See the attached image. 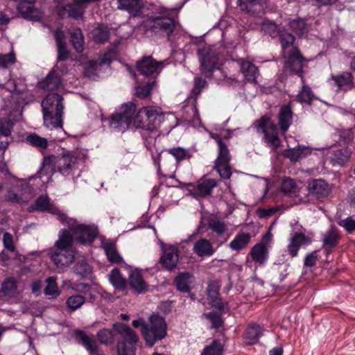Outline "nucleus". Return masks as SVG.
Wrapping results in <instances>:
<instances>
[{"label": "nucleus", "mask_w": 355, "mask_h": 355, "mask_svg": "<svg viewBox=\"0 0 355 355\" xmlns=\"http://www.w3.org/2000/svg\"><path fill=\"white\" fill-rule=\"evenodd\" d=\"M163 119V114L151 107H143L138 112L134 119V124L137 128H141L147 132H150L149 137H147L145 133H144L143 136L145 139L146 147L150 151L153 164L157 166V171L160 170L162 153L155 147L157 138L159 135L157 129L160 125Z\"/></svg>", "instance_id": "nucleus-1"}, {"label": "nucleus", "mask_w": 355, "mask_h": 355, "mask_svg": "<svg viewBox=\"0 0 355 355\" xmlns=\"http://www.w3.org/2000/svg\"><path fill=\"white\" fill-rule=\"evenodd\" d=\"M73 243V239L70 231L65 229L60 230L58 239L49 252L52 261L58 268H65L73 262L76 250Z\"/></svg>", "instance_id": "nucleus-2"}, {"label": "nucleus", "mask_w": 355, "mask_h": 355, "mask_svg": "<svg viewBox=\"0 0 355 355\" xmlns=\"http://www.w3.org/2000/svg\"><path fill=\"white\" fill-rule=\"evenodd\" d=\"M132 324L135 328L141 327V334L146 344L150 347L167 336L166 322L162 316L157 314L150 315L148 323L139 318L133 320Z\"/></svg>", "instance_id": "nucleus-3"}, {"label": "nucleus", "mask_w": 355, "mask_h": 355, "mask_svg": "<svg viewBox=\"0 0 355 355\" xmlns=\"http://www.w3.org/2000/svg\"><path fill=\"white\" fill-rule=\"evenodd\" d=\"M62 97L58 93L49 94L42 101L44 125L50 129L62 127Z\"/></svg>", "instance_id": "nucleus-4"}, {"label": "nucleus", "mask_w": 355, "mask_h": 355, "mask_svg": "<svg viewBox=\"0 0 355 355\" xmlns=\"http://www.w3.org/2000/svg\"><path fill=\"white\" fill-rule=\"evenodd\" d=\"M53 213L57 216L58 219L62 223L69 225V229L67 230L70 231L73 240L76 239L80 243L84 244L87 242L91 243L96 238L97 235L96 228L83 224L75 225V220L71 218L68 219L67 216L59 210H55Z\"/></svg>", "instance_id": "nucleus-5"}, {"label": "nucleus", "mask_w": 355, "mask_h": 355, "mask_svg": "<svg viewBox=\"0 0 355 355\" xmlns=\"http://www.w3.org/2000/svg\"><path fill=\"white\" fill-rule=\"evenodd\" d=\"M114 331L121 337L117 344L119 355H134L136 344L139 340L137 334L128 326L123 323L114 324Z\"/></svg>", "instance_id": "nucleus-6"}, {"label": "nucleus", "mask_w": 355, "mask_h": 355, "mask_svg": "<svg viewBox=\"0 0 355 355\" xmlns=\"http://www.w3.org/2000/svg\"><path fill=\"white\" fill-rule=\"evenodd\" d=\"M87 158V155L85 150H76L60 156L57 162V168L59 173L65 177L73 175L78 169L80 162H84Z\"/></svg>", "instance_id": "nucleus-7"}, {"label": "nucleus", "mask_w": 355, "mask_h": 355, "mask_svg": "<svg viewBox=\"0 0 355 355\" xmlns=\"http://www.w3.org/2000/svg\"><path fill=\"white\" fill-rule=\"evenodd\" d=\"M135 110L136 106L132 102L123 105L120 110L112 115L110 120L111 128L123 132L131 124Z\"/></svg>", "instance_id": "nucleus-8"}, {"label": "nucleus", "mask_w": 355, "mask_h": 355, "mask_svg": "<svg viewBox=\"0 0 355 355\" xmlns=\"http://www.w3.org/2000/svg\"><path fill=\"white\" fill-rule=\"evenodd\" d=\"M259 128L262 130L268 146L272 150H276L281 145L277 125L271 121L270 117L264 116L259 120Z\"/></svg>", "instance_id": "nucleus-9"}, {"label": "nucleus", "mask_w": 355, "mask_h": 355, "mask_svg": "<svg viewBox=\"0 0 355 355\" xmlns=\"http://www.w3.org/2000/svg\"><path fill=\"white\" fill-rule=\"evenodd\" d=\"M150 29L161 35H171L176 28L177 22L168 16L153 17L148 19Z\"/></svg>", "instance_id": "nucleus-10"}, {"label": "nucleus", "mask_w": 355, "mask_h": 355, "mask_svg": "<svg viewBox=\"0 0 355 355\" xmlns=\"http://www.w3.org/2000/svg\"><path fill=\"white\" fill-rule=\"evenodd\" d=\"M231 156L227 147V144L218 147V155L215 161L214 168L224 179H229L232 175V171L229 163Z\"/></svg>", "instance_id": "nucleus-11"}, {"label": "nucleus", "mask_w": 355, "mask_h": 355, "mask_svg": "<svg viewBox=\"0 0 355 355\" xmlns=\"http://www.w3.org/2000/svg\"><path fill=\"white\" fill-rule=\"evenodd\" d=\"M207 225L214 234V242L218 245H221L228 240L230 234L227 223L217 218H211L208 220Z\"/></svg>", "instance_id": "nucleus-12"}, {"label": "nucleus", "mask_w": 355, "mask_h": 355, "mask_svg": "<svg viewBox=\"0 0 355 355\" xmlns=\"http://www.w3.org/2000/svg\"><path fill=\"white\" fill-rule=\"evenodd\" d=\"M202 73L209 77L211 72L217 67L218 57L211 50L202 49L199 52Z\"/></svg>", "instance_id": "nucleus-13"}, {"label": "nucleus", "mask_w": 355, "mask_h": 355, "mask_svg": "<svg viewBox=\"0 0 355 355\" xmlns=\"http://www.w3.org/2000/svg\"><path fill=\"white\" fill-rule=\"evenodd\" d=\"M340 239V235L339 230L335 226H331L323 234L322 238V249L327 255L332 252V250L338 245Z\"/></svg>", "instance_id": "nucleus-14"}, {"label": "nucleus", "mask_w": 355, "mask_h": 355, "mask_svg": "<svg viewBox=\"0 0 355 355\" xmlns=\"http://www.w3.org/2000/svg\"><path fill=\"white\" fill-rule=\"evenodd\" d=\"M270 240L271 234L270 232H268L263 236V241L261 243H257L252 247L250 252V255L254 261L260 265L263 264L268 259L266 245Z\"/></svg>", "instance_id": "nucleus-15"}, {"label": "nucleus", "mask_w": 355, "mask_h": 355, "mask_svg": "<svg viewBox=\"0 0 355 355\" xmlns=\"http://www.w3.org/2000/svg\"><path fill=\"white\" fill-rule=\"evenodd\" d=\"M311 243V239L301 232H295L290 239L287 249L291 257L297 255L298 250L301 247L308 246Z\"/></svg>", "instance_id": "nucleus-16"}, {"label": "nucleus", "mask_w": 355, "mask_h": 355, "mask_svg": "<svg viewBox=\"0 0 355 355\" xmlns=\"http://www.w3.org/2000/svg\"><path fill=\"white\" fill-rule=\"evenodd\" d=\"M308 191L317 198L327 197L331 192V186L321 179L312 180L308 182Z\"/></svg>", "instance_id": "nucleus-17"}, {"label": "nucleus", "mask_w": 355, "mask_h": 355, "mask_svg": "<svg viewBox=\"0 0 355 355\" xmlns=\"http://www.w3.org/2000/svg\"><path fill=\"white\" fill-rule=\"evenodd\" d=\"M303 60L304 59L300 54L299 51L297 49L293 50L285 59V70L297 74L301 73L304 66Z\"/></svg>", "instance_id": "nucleus-18"}, {"label": "nucleus", "mask_w": 355, "mask_h": 355, "mask_svg": "<svg viewBox=\"0 0 355 355\" xmlns=\"http://www.w3.org/2000/svg\"><path fill=\"white\" fill-rule=\"evenodd\" d=\"M312 153V149L304 145H298L293 148H288L283 151L282 155L288 159L291 162L296 163L302 159L307 157Z\"/></svg>", "instance_id": "nucleus-19"}, {"label": "nucleus", "mask_w": 355, "mask_h": 355, "mask_svg": "<svg viewBox=\"0 0 355 355\" xmlns=\"http://www.w3.org/2000/svg\"><path fill=\"white\" fill-rule=\"evenodd\" d=\"M128 282L130 288L137 294L148 291V285L137 269L130 271Z\"/></svg>", "instance_id": "nucleus-20"}, {"label": "nucleus", "mask_w": 355, "mask_h": 355, "mask_svg": "<svg viewBox=\"0 0 355 355\" xmlns=\"http://www.w3.org/2000/svg\"><path fill=\"white\" fill-rule=\"evenodd\" d=\"M162 263L168 270L176 268L179 261V250L175 246H169L163 250Z\"/></svg>", "instance_id": "nucleus-21"}, {"label": "nucleus", "mask_w": 355, "mask_h": 355, "mask_svg": "<svg viewBox=\"0 0 355 355\" xmlns=\"http://www.w3.org/2000/svg\"><path fill=\"white\" fill-rule=\"evenodd\" d=\"M162 63L157 62L151 56H148L137 62V69L141 74L149 76L159 72Z\"/></svg>", "instance_id": "nucleus-22"}, {"label": "nucleus", "mask_w": 355, "mask_h": 355, "mask_svg": "<svg viewBox=\"0 0 355 355\" xmlns=\"http://www.w3.org/2000/svg\"><path fill=\"white\" fill-rule=\"evenodd\" d=\"M293 110L290 104L284 105L281 107L278 114V123L280 130L285 133L293 122Z\"/></svg>", "instance_id": "nucleus-23"}, {"label": "nucleus", "mask_w": 355, "mask_h": 355, "mask_svg": "<svg viewBox=\"0 0 355 355\" xmlns=\"http://www.w3.org/2000/svg\"><path fill=\"white\" fill-rule=\"evenodd\" d=\"M17 8L20 14L26 19L38 20L41 17L40 12L35 8L33 1H21L19 3Z\"/></svg>", "instance_id": "nucleus-24"}, {"label": "nucleus", "mask_w": 355, "mask_h": 355, "mask_svg": "<svg viewBox=\"0 0 355 355\" xmlns=\"http://www.w3.org/2000/svg\"><path fill=\"white\" fill-rule=\"evenodd\" d=\"M241 71L245 80L248 82L256 83L259 76L257 67L249 61L241 59L239 60Z\"/></svg>", "instance_id": "nucleus-25"}, {"label": "nucleus", "mask_w": 355, "mask_h": 355, "mask_svg": "<svg viewBox=\"0 0 355 355\" xmlns=\"http://www.w3.org/2000/svg\"><path fill=\"white\" fill-rule=\"evenodd\" d=\"M215 179H201L193 189V193L197 196L205 197L211 193L212 189L217 186Z\"/></svg>", "instance_id": "nucleus-26"}, {"label": "nucleus", "mask_w": 355, "mask_h": 355, "mask_svg": "<svg viewBox=\"0 0 355 355\" xmlns=\"http://www.w3.org/2000/svg\"><path fill=\"white\" fill-rule=\"evenodd\" d=\"M77 338L80 339L82 345L92 355H100V352L96 341L93 336L87 335L85 331L77 330L75 333Z\"/></svg>", "instance_id": "nucleus-27"}, {"label": "nucleus", "mask_w": 355, "mask_h": 355, "mask_svg": "<svg viewBox=\"0 0 355 355\" xmlns=\"http://www.w3.org/2000/svg\"><path fill=\"white\" fill-rule=\"evenodd\" d=\"M351 151L347 148L332 150L329 160L333 166H343L349 160Z\"/></svg>", "instance_id": "nucleus-28"}, {"label": "nucleus", "mask_w": 355, "mask_h": 355, "mask_svg": "<svg viewBox=\"0 0 355 355\" xmlns=\"http://www.w3.org/2000/svg\"><path fill=\"white\" fill-rule=\"evenodd\" d=\"M193 250L198 257H210L215 252L212 244L206 239H200L196 241Z\"/></svg>", "instance_id": "nucleus-29"}, {"label": "nucleus", "mask_w": 355, "mask_h": 355, "mask_svg": "<svg viewBox=\"0 0 355 355\" xmlns=\"http://www.w3.org/2000/svg\"><path fill=\"white\" fill-rule=\"evenodd\" d=\"M241 10L249 13H260L265 4V0H238Z\"/></svg>", "instance_id": "nucleus-30"}, {"label": "nucleus", "mask_w": 355, "mask_h": 355, "mask_svg": "<svg viewBox=\"0 0 355 355\" xmlns=\"http://www.w3.org/2000/svg\"><path fill=\"white\" fill-rule=\"evenodd\" d=\"M118 8L128 11L129 13L136 15L143 8L141 0H117Z\"/></svg>", "instance_id": "nucleus-31"}, {"label": "nucleus", "mask_w": 355, "mask_h": 355, "mask_svg": "<svg viewBox=\"0 0 355 355\" xmlns=\"http://www.w3.org/2000/svg\"><path fill=\"white\" fill-rule=\"evenodd\" d=\"M61 85V79L59 73L53 70L41 83V87L46 90L53 91L57 89Z\"/></svg>", "instance_id": "nucleus-32"}, {"label": "nucleus", "mask_w": 355, "mask_h": 355, "mask_svg": "<svg viewBox=\"0 0 355 355\" xmlns=\"http://www.w3.org/2000/svg\"><path fill=\"white\" fill-rule=\"evenodd\" d=\"M193 277L189 272H181L175 278L177 288L184 293L190 291V284L193 282Z\"/></svg>", "instance_id": "nucleus-33"}, {"label": "nucleus", "mask_w": 355, "mask_h": 355, "mask_svg": "<svg viewBox=\"0 0 355 355\" xmlns=\"http://www.w3.org/2000/svg\"><path fill=\"white\" fill-rule=\"evenodd\" d=\"M263 329L259 324H252L248 327L245 330V339L246 342L252 345L256 343L259 338L262 336Z\"/></svg>", "instance_id": "nucleus-34"}, {"label": "nucleus", "mask_w": 355, "mask_h": 355, "mask_svg": "<svg viewBox=\"0 0 355 355\" xmlns=\"http://www.w3.org/2000/svg\"><path fill=\"white\" fill-rule=\"evenodd\" d=\"M1 291L8 297H14L18 293L17 282L12 277H8L1 284Z\"/></svg>", "instance_id": "nucleus-35"}, {"label": "nucleus", "mask_w": 355, "mask_h": 355, "mask_svg": "<svg viewBox=\"0 0 355 355\" xmlns=\"http://www.w3.org/2000/svg\"><path fill=\"white\" fill-rule=\"evenodd\" d=\"M250 238L251 236L248 233L238 234L230 243L229 247L233 250H241L248 246L250 241Z\"/></svg>", "instance_id": "nucleus-36"}, {"label": "nucleus", "mask_w": 355, "mask_h": 355, "mask_svg": "<svg viewBox=\"0 0 355 355\" xmlns=\"http://www.w3.org/2000/svg\"><path fill=\"white\" fill-rule=\"evenodd\" d=\"M71 42L77 52H81L83 49L84 38L81 29L77 27H71L69 29Z\"/></svg>", "instance_id": "nucleus-37"}, {"label": "nucleus", "mask_w": 355, "mask_h": 355, "mask_svg": "<svg viewBox=\"0 0 355 355\" xmlns=\"http://www.w3.org/2000/svg\"><path fill=\"white\" fill-rule=\"evenodd\" d=\"M332 79L340 89L347 90L353 86V78L350 72H343L340 75L333 76Z\"/></svg>", "instance_id": "nucleus-38"}, {"label": "nucleus", "mask_w": 355, "mask_h": 355, "mask_svg": "<svg viewBox=\"0 0 355 355\" xmlns=\"http://www.w3.org/2000/svg\"><path fill=\"white\" fill-rule=\"evenodd\" d=\"M108 54H105L103 58H102L101 62L98 63L94 60H89L85 63L84 65V73L86 76L92 77L97 74V70L98 66L102 64H110L111 62V60L107 58Z\"/></svg>", "instance_id": "nucleus-39"}, {"label": "nucleus", "mask_w": 355, "mask_h": 355, "mask_svg": "<svg viewBox=\"0 0 355 355\" xmlns=\"http://www.w3.org/2000/svg\"><path fill=\"white\" fill-rule=\"evenodd\" d=\"M109 280L112 286L117 290L123 291L126 288V280L117 268L112 270L109 275Z\"/></svg>", "instance_id": "nucleus-40"}, {"label": "nucleus", "mask_w": 355, "mask_h": 355, "mask_svg": "<svg viewBox=\"0 0 355 355\" xmlns=\"http://www.w3.org/2000/svg\"><path fill=\"white\" fill-rule=\"evenodd\" d=\"M103 248L110 262L118 263L122 261L121 257L116 251L114 243L110 241L105 242L103 243Z\"/></svg>", "instance_id": "nucleus-41"}, {"label": "nucleus", "mask_w": 355, "mask_h": 355, "mask_svg": "<svg viewBox=\"0 0 355 355\" xmlns=\"http://www.w3.org/2000/svg\"><path fill=\"white\" fill-rule=\"evenodd\" d=\"M93 40L98 43H104L110 35L109 29L104 25H98L91 33Z\"/></svg>", "instance_id": "nucleus-42"}, {"label": "nucleus", "mask_w": 355, "mask_h": 355, "mask_svg": "<svg viewBox=\"0 0 355 355\" xmlns=\"http://www.w3.org/2000/svg\"><path fill=\"white\" fill-rule=\"evenodd\" d=\"M46 282L47 285L44 290V294L46 295L51 296V298L53 299L58 297L60 294V291H59L56 284V277H49L46 278Z\"/></svg>", "instance_id": "nucleus-43"}, {"label": "nucleus", "mask_w": 355, "mask_h": 355, "mask_svg": "<svg viewBox=\"0 0 355 355\" xmlns=\"http://www.w3.org/2000/svg\"><path fill=\"white\" fill-rule=\"evenodd\" d=\"M74 272L82 278L87 277L92 272V267L82 259L78 260L73 267Z\"/></svg>", "instance_id": "nucleus-44"}, {"label": "nucleus", "mask_w": 355, "mask_h": 355, "mask_svg": "<svg viewBox=\"0 0 355 355\" xmlns=\"http://www.w3.org/2000/svg\"><path fill=\"white\" fill-rule=\"evenodd\" d=\"M116 334L114 329L112 331L108 329H103L98 332L97 337L101 343L110 345L114 343Z\"/></svg>", "instance_id": "nucleus-45"}, {"label": "nucleus", "mask_w": 355, "mask_h": 355, "mask_svg": "<svg viewBox=\"0 0 355 355\" xmlns=\"http://www.w3.org/2000/svg\"><path fill=\"white\" fill-rule=\"evenodd\" d=\"M223 351V345L218 340H214L203 349L201 355H221Z\"/></svg>", "instance_id": "nucleus-46"}, {"label": "nucleus", "mask_w": 355, "mask_h": 355, "mask_svg": "<svg viewBox=\"0 0 355 355\" xmlns=\"http://www.w3.org/2000/svg\"><path fill=\"white\" fill-rule=\"evenodd\" d=\"M26 140L32 146L41 148L46 149L48 146V141L46 139L40 137L36 134H31L26 137Z\"/></svg>", "instance_id": "nucleus-47"}, {"label": "nucleus", "mask_w": 355, "mask_h": 355, "mask_svg": "<svg viewBox=\"0 0 355 355\" xmlns=\"http://www.w3.org/2000/svg\"><path fill=\"white\" fill-rule=\"evenodd\" d=\"M313 98L314 96L311 92V88L307 86H303L296 96L297 101L298 102L305 103L307 104H311Z\"/></svg>", "instance_id": "nucleus-48"}, {"label": "nucleus", "mask_w": 355, "mask_h": 355, "mask_svg": "<svg viewBox=\"0 0 355 355\" xmlns=\"http://www.w3.org/2000/svg\"><path fill=\"white\" fill-rule=\"evenodd\" d=\"M167 152L174 157V158L178 161H182L186 159H188L191 157V154L189 150L181 148H173L167 150Z\"/></svg>", "instance_id": "nucleus-49"}, {"label": "nucleus", "mask_w": 355, "mask_h": 355, "mask_svg": "<svg viewBox=\"0 0 355 355\" xmlns=\"http://www.w3.org/2000/svg\"><path fill=\"white\" fill-rule=\"evenodd\" d=\"M85 302V299L83 295H74L70 296L67 300V305L68 308L73 311L78 309H79L84 303Z\"/></svg>", "instance_id": "nucleus-50"}, {"label": "nucleus", "mask_w": 355, "mask_h": 355, "mask_svg": "<svg viewBox=\"0 0 355 355\" xmlns=\"http://www.w3.org/2000/svg\"><path fill=\"white\" fill-rule=\"evenodd\" d=\"M282 191L286 194H294L297 191L295 181L291 178H286L282 183Z\"/></svg>", "instance_id": "nucleus-51"}, {"label": "nucleus", "mask_w": 355, "mask_h": 355, "mask_svg": "<svg viewBox=\"0 0 355 355\" xmlns=\"http://www.w3.org/2000/svg\"><path fill=\"white\" fill-rule=\"evenodd\" d=\"M35 209L39 211H51V205L46 196H40L35 203Z\"/></svg>", "instance_id": "nucleus-52"}, {"label": "nucleus", "mask_w": 355, "mask_h": 355, "mask_svg": "<svg viewBox=\"0 0 355 355\" xmlns=\"http://www.w3.org/2000/svg\"><path fill=\"white\" fill-rule=\"evenodd\" d=\"M13 123L9 119H0V135L8 137L11 134Z\"/></svg>", "instance_id": "nucleus-53"}, {"label": "nucleus", "mask_w": 355, "mask_h": 355, "mask_svg": "<svg viewBox=\"0 0 355 355\" xmlns=\"http://www.w3.org/2000/svg\"><path fill=\"white\" fill-rule=\"evenodd\" d=\"M291 27L300 35H302L309 31V28L302 19L292 21L291 22Z\"/></svg>", "instance_id": "nucleus-54"}, {"label": "nucleus", "mask_w": 355, "mask_h": 355, "mask_svg": "<svg viewBox=\"0 0 355 355\" xmlns=\"http://www.w3.org/2000/svg\"><path fill=\"white\" fill-rule=\"evenodd\" d=\"M153 85V83H148L145 85L137 87L136 89V94L137 96L141 98L148 97L150 94Z\"/></svg>", "instance_id": "nucleus-55"}, {"label": "nucleus", "mask_w": 355, "mask_h": 355, "mask_svg": "<svg viewBox=\"0 0 355 355\" xmlns=\"http://www.w3.org/2000/svg\"><path fill=\"white\" fill-rule=\"evenodd\" d=\"M220 287V284L216 281L211 282L208 284L207 295L210 300L217 298Z\"/></svg>", "instance_id": "nucleus-56"}, {"label": "nucleus", "mask_w": 355, "mask_h": 355, "mask_svg": "<svg viewBox=\"0 0 355 355\" xmlns=\"http://www.w3.org/2000/svg\"><path fill=\"white\" fill-rule=\"evenodd\" d=\"M280 41L282 47L284 50L293 45L295 37L294 36L288 33H282L280 35Z\"/></svg>", "instance_id": "nucleus-57"}, {"label": "nucleus", "mask_w": 355, "mask_h": 355, "mask_svg": "<svg viewBox=\"0 0 355 355\" xmlns=\"http://www.w3.org/2000/svg\"><path fill=\"white\" fill-rule=\"evenodd\" d=\"M338 224L348 232H352L355 230V220L352 217L340 220L338 222Z\"/></svg>", "instance_id": "nucleus-58"}, {"label": "nucleus", "mask_w": 355, "mask_h": 355, "mask_svg": "<svg viewBox=\"0 0 355 355\" xmlns=\"http://www.w3.org/2000/svg\"><path fill=\"white\" fill-rule=\"evenodd\" d=\"M206 317L211 322L213 328H218L223 324V320L220 314L216 312H210L206 315Z\"/></svg>", "instance_id": "nucleus-59"}, {"label": "nucleus", "mask_w": 355, "mask_h": 355, "mask_svg": "<svg viewBox=\"0 0 355 355\" xmlns=\"http://www.w3.org/2000/svg\"><path fill=\"white\" fill-rule=\"evenodd\" d=\"M3 243L4 248L9 252H14L15 250V246L13 244V239L11 234L5 232L3 235Z\"/></svg>", "instance_id": "nucleus-60"}, {"label": "nucleus", "mask_w": 355, "mask_h": 355, "mask_svg": "<svg viewBox=\"0 0 355 355\" xmlns=\"http://www.w3.org/2000/svg\"><path fill=\"white\" fill-rule=\"evenodd\" d=\"M15 62V57L12 53L0 55V67H8V65Z\"/></svg>", "instance_id": "nucleus-61"}, {"label": "nucleus", "mask_w": 355, "mask_h": 355, "mask_svg": "<svg viewBox=\"0 0 355 355\" xmlns=\"http://www.w3.org/2000/svg\"><path fill=\"white\" fill-rule=\"evenodd\" d=\"M263 31L272 37H275L278 34L277 26L273 22H266L262 26Z\"/></svg>", "instance_id": "nucleus-62"}, {"label": "nucleus", "mask_w": 355, "mask_h": 355, "mask_svg": "<svg viewBox=\"0 0 355 355\" xmlns=\"http://www.w3.org/2000/svg\"><path fill=\"white\" fill-rule=\"evenodd\" d=\"M205 85H206L205 80H204L201 78H195L194 87L193 88L192 92L196 96H198L200 94L202 89L204 88L205 87Z\"/></svg>", "instance_id": "nucleus-63"}, {"label": "nucleus", "mask_w": 355, "mask_h": 355, "mask_svg": "<svg viewBox=\"0 0 355 355\" xmlns=\"http://www.w3.org/2000/svg\"><path fill=\"white\" fill-rule=\"evenodd\" d=\"M317 252L318 251H314L306 256L304 259V265L306 266L312 267L315 265L318 259Z\"/></svg>", "instance_id": "nucleus-64"}]
</instances>
